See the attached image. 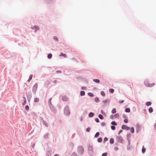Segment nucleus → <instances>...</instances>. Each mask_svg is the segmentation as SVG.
<instances>
[{"label":"nucleus","mask_w":156,"mask_h":156,"mask_svg":"<svg viewBox=\"0 0 156 156\" xmlns=\"http://www.w3.org/2000/svg\"><path fill=\"white\" fill-rule=\"evenodd\" d=\"M88 153L91 156H93L94 154V151L93 147L91 146H89L88 147Z\"/></svg>","instance_id":"nucleus-1"},{"label":"nucleus","mask_w":156,"mask_h":156,"mask_svg":"<svg viewBox=\"0 0 156 156\" xmlns=\"http://www.w3.org/2000/svg\"><path fill=\"white\" fill-rule=\"evenodd\" d=\"M78 152L80 155H82L83 152V149L82 147L80 146L78 147Z\"/></svg>","instance_id":"nucleus-2"},{"label":"nucleus","mask_w":156,"mask_h":156,"mask_svg":"<svg viewBox=\"0 0 156 156\" xmlns=\"http://www.w3.org/2000/svg\"><path fill=\"white\" fill-rule=\"evenodd\" d=\"M116 139L118 142L122 143L123 141V139L121 136H117L116 138Z\"/></svg>","instance_id":"nucleus-3"},{"label":"nucleus","mask_w":156,"mask_h":156,"mask_svg":"<svg viewBox=\"0 0 156 156\" xmlns=\"http://www.w3.org/2000/svg\"><path fill=\"white\" fill-rule=\"evenodd\" d=\"M37 85H34L33 87V90L34 92H35L37 88Z\"/></svg>","instance_id":"nucleus-4"},{"label":"nucleus","mask_w":156,"mask_h":156,"mask_svg":"<svg viewBox=\"0 0 156 156\" xmlns=\"http://www.w3.org/2000/svg\"><path fill=\"white\" fill-rule=\"evenodd\" d=\"M64 113L67 115H69L70 114V112L69 111L66 109H65V110Z\"/></svg>","instance_id":"nucleus-5"},{"label":"nucleus","mask_w":156,"mask_h":156,"mask_svg":"<svg viewBox=\"0 0 156 156\" xmlns=\"http://www.w3.org/2000/svg\"><path fill=\"white\" fill-rule=\"evenodd\" d=\"M145 84L146 86H147L148 87H152L153 86H154V83H152L151 84H147V83H145Z\"/></svg>","instance_id":"nucleus-6"},{"label":"nucleus","mask_w":156,"mask_h":156,"mask_svg":"<svg viewBox=\"0 0 156 156\" xmlns=\"http://www.w3.org/2000/svg\"><path fill=\"white\" fill-rule=\"evenodd\" d=\"M62 100L64 101H66L68 100V98L66 96H63L62 98Z\"/></svg>","instance_id":"nucleus-7"},{"label":"nucleus","mask_w":156,"mask_h":156,"mask_svg":"<svg viewBox=\"0 0 156 156\" xmlns=\"http://www.w3.org/2000/svg\"><path fill=\"white\" fill-rule=\"evenodd\" d=\"M59 55L60 56H63L65 58L66 57V55L65 54L63 53H61Z\"/></svg>","instance_id":"nucleus-8"},{"label":"nucleus","mask_w":156,"mask_h":156,"mask_svg":"<svg viewBox=\"0 0 156 156\" xmlns=\"http://www.w3.org/2000/svg\"><path fill=\"white\" fill-rule=\"evenodd\" d=\"M42 122L47 127H48V124L47 123H46L45 121L43 120Z\"/></svg>","instance_id":"nucleus-9"},{"label":"nucleus","mask_w":156,"mask_h":156,"mask_svg":"<svg viewBox=\"0 0 156 156\" xmlns=\"http://www.w3.org/2000/svg\"><path fill=\"white\" fill-rule=\"evenodd\" d=\"M94 115V114L92 112H90L89 114V116L90 117H92Z\"/></svg>","instance_id":"nucleus-10"},{"label":"nucleus","mask_w":156,"mask_h":156,"mask_svg":"<svg viewBox=\"0 0 156 156\" xmlns=\"http://www.w3.org/2000/svg\"><path fill=\"white\" fill-rule=\"evenodd\" d=\"M80 94L81 96H84L85 94V92L83 91H82L80 92Z\"/></svg>","instance_id":"nucleus-11"},{"label":"nucleus","mask_w":156,"mask_h":156,"mask_svg":"<svg viewBox=\"0 0 156 156\" xmlns=\"http://www.w3.org/2000/svg\"><path fill=\"white\" fill-rule=\"evenodd\" d=\"M94 100H95V101L96 102H99V101H100V100H99V98L98 97H96L95 98Z\"/></svg>","instance_id":"nucleus-12"},{"label":"nucleus","mask_w":156,"mask_h":156,"mask_svg":"<svg viewBox=\"0 0 156 156\" xmlns=\"http://www.w3.org/2000/svg\"><path fill=\"white\" fill-rule=\"evenodd\" d=\"M151 102L150 101L147 102L146 103V105L147 106H150V105H151Z\"/></svg>","instance_id":"nucleus-13"},{"label":"nucleus","mask_w":156,"mask_h":156,"mask_svg":"<svg viewBox=\"0 0 156 156\" xmlns=\"http://www.w3.org/2000/svg\"><path fill=\"white\" fill-rule=\"evenodd\" d=\"M110 143L111 144H112L114 143V140L113 138H111L110 139Z\"/></svg>","instance_id":"nucleus-14"},{"label":"nucleus","mask_w":156,"mask_h":156,"mask_svg":"<svg viewBox=\"0 0 156 156\" xmlns=\"http://www.w3.org/2000/svg\"><path fill=\"white\" fill-rule=\"evenodd\" d=\"M145 151H146V149L144 148V146H143V147H142V152L143 153H144L145 152Z\"/></svg>","instance_id":"nucleus-15"},{"label":"nucleus","mask_w":156,"mask_h":156,"mask_svg":"<svg viewBox=\"0 0 156 156\" xmlns=\"http://www.w3.org/2000/svg\"><path fill=\"white\" fill-rule=\"evenodd\" d=\"M127 126L126 125H123L122 126V129H126L127 128Z\"/></svg>","instance_id":"nucleus-16"},{"label":"nucleus","mask_w":156,"mask_h":156,"mask_svg":"<svg viewBox=\"0 0 156 156\" xmlns=\"http://www.w3.org/2000/svg\"><path fill=\"white\" fill-rule=\"evenodd\" d=\"M93 81L97 83H99L100 82V80H99L96 79H94Z\"/></svg>","instance_id":"nucleus-17"},{"label":"nucleus","mask_w":156,"mask_h":156,"mask_svg":"<svg viewBox=\"0 0 156 156\" xmlns=\"http://www.w3.org/2000/svg\"><path fill=\"white\" fill-rule=\"evenodd\" d=\"M116 112V109L115 108H113L112 110V112L113 114H114V113H115Z\"/></svg>","instance_id":"nucleus-18"},{"label":"nucleus","mask_w":156,"mask_h":156,"mask_svg":"<svg viewBox=\"0 0 156 156\" xmlns=\"http://www.w3.org/2000/svg\"><path fill=\"white\" fill-rule=\"evenodd\" d=\"M119 114L118 113H116L114 115V116L115 117V118H118L119 117Z\"/></svg>","instance_id":"nucleus-19"},{"label":"nucleus","mask_w":156,"mask_h":156,"mask_svg":"<svg viewBox=\"0 0 156 156\" xmlns=\"http://www.w3.org/2000/svg\"><path fill=\"white\" fill-rule=\"evenodd\" d=\"M149 111L151 113L153 111V109L152 107H150L149 109Z\"/></svg>","instance_id":"nucleus-20"},{"label":"nucleus","mask_w":156,"mask_h":156,"mask_svg":"<svg viewBox=\"0 0 156 156\" xmlns=\"http://www.w3.org/2000/svg\"><path fill=\"white\" fill-rule=\"evenodd\" d=\"M52 56V55L51 54H49L48 55V58L49 59H50L51 58Z\"/></svg>","instance_id":"nucleus-21"},{"label":"nucleus","mask_w":156,"mask_h":156,"mask_svg":"<svg viewBox=\"0 0 156 156\" xmlns=\"http://www.w3.org/2000/svg\"><path fill=\"white\" fill-rule=\"evenodd\" d=\"M125 111L127 112H130V109L129 108H127L126 109Z\"/></svg>","instance_id":"nucleus-22"},{"label":"nucleus","mask_w":156,"mask_h":156,"mask_svg":"<svg viewBox=\"0 0 156 156\" xmlns=\"http://www.w3.org/2000/svg\"><path fill=\"white\" fill-rule=\"evenodd\" d=\"M99 117L100 119H104V117L101 114H100L99 115Z\"/></svg>","instance_id":"nucleus-23"},{"label":"nucleus","mask_w":156,"mask_h":156,"mask_svg":"<svg viewBox=\"0 0 156 156\" xmlns=\"http://www.w3.org/2000/svg\"><path fill=\"white\" fill-rule=\"evenodd\" d=\"M33 77L32 75H30L29 76V78L28 80V81L29 82L32 79Z\"/></svg>","instance_id":"nucleus-24"},{"label":"nucleus","mask_w":156,"mask_h":156,"mask_svg":"<svg viewBox=\"0 0 156 156\" xmlns=\"http://www.w3.org/2000/svg\"><path fill=\"white\" fill-rule=\"evenodd\" d=\"M88 94L89 96L91 97H93L94 96V94L92 93L91 92L88 93Z\"/></svg>","instance_id":"nucleus-25"},{"label":"nucleus","mask_w":156,"mask_h":156,"mask_svg":"<svg viewBox=\"0 0 156 156\" xmlns=\"http://www.w3.org/2000/svg\"><path fill=\"white\" fill-rule=\"evenodd\" d=\"M98 141L99 142H101L102 141V138L101 137L99 138L98 139Z\"/></svg>","instance_id":"nucleus-26"},{"label":"nucleus","mask_w":156,"mask_h":156,"mask_svg":"<svg viewBox=\"0 0 156 156\" xmlns=\"http://www.w3.org/2000/svg\"><path fill=\"white\" fill-rule=\"evenodd\" d=\"M131 132L132 133H133L134 132V129L133 127L131 128L130 129Z\"/></svg>","instance_id":"nucleus-27"},{"label":"nucleus","mask_w":156,"mask_h":156,"mask_svg":"<svg viewBox=\"0 0 156 156\" xmlns=\"http://www.w3.org/2000/svg\"><path fill=\"white\" fill-rule=\"evenodd\" d=\"M99 132H98L96 133L94 136L95 137H98L99 136Z\"/></svg>","instance_id":"nucleus-28"},{"label":"nucleus","mask_w":156,"mask_h":156,"mask_svg":"<svg viewBox=\"0 0 156 156\" xmlns=\"http://www.w3.org/2000/svg\"><path fill=\"white\" fill-rule=\"evenodd\" d=\"M101 95L103 97L105 96V93H104V91H102L101 92Z\"/></svg>","instance_id":"nucleus-29"},{"label":"nucleus","mask_w":156,"mask_h":156,"mask_svg":"<svg viewBox=\"0 0 156 156\" xmlns=\"http://www.w3.org/2000/svg\"><path fill=\"white\" fill-rule=\"evenodd\" d=\"M109 92H110L111 93H112L114 92V90L113 89H109Z\"/></svg>","instance_id":"nucleus-30"},{"label":"nucleus","mask_w":156,"mask_h":156,"mask_svg":"<svg viewBox=\"0 0 156 156\" xmlns=\"http://www.w3.org/2000/svg\"><path fill=\"white\" fill-rule=\"evenodd\" d=\"M111 124L112 125H114V126H116L117 125V123L115 122V121H112Z\"/></svg>","instance_id":"nucleus-31"},{"label":"nucleus","mask_w":156,"mask_h":156,"mask_svg":"<svg viewBox=\"0 0 156 156\" xmlns=\"http://www.w3.org/2000/svg\"><path fill=\"white\" fill-rule=\"evenodd\" d=\"M111 129L113 130H114L115 129V127L113 126H111Z\"/></svg>","instance_id":"nucleus-32"},{"label":"nucleus","mask_w":156,"mask_h":156,"mask_svg":"<svg viewBox=\"0 0 156 156\" xmlns=\"http://www.w3.org/2000/svg\"><path fill=\"white\" fill-rule=\"evenodd\" d=\"M25 109L27 111L29 109V107L28 105H26L25 107Z\"/></svg>","instance_id":"nucleus-33"},{"label":"nucleus","mask_w":156,"mask_h":156,"mask_svg":"<svg viewBox=\"0 0 156 156\" xmlns=\"http://www.w3.org/2000/svg\"><path fill=\"white\" fill-rule=\"evenodd\" d=\"M53 38H54V39L55 40H56V41H58V38L56 36L54 37Z\"/></svg>","instance_id":"nucleus-34"},{"label":"nucleus","mask_w":156,"mask_h":156,"mask_svg":"<svg viewBox=\"0 0 156 156\" xmlns=\"http://www.w3.org/2000/svg\"><path fill=\"white\" fill-rule=\"evenodd\" d=\"M34 102H38L39 101L38 98H35L34 100Z\"/></svg>","instance_id":"nucleus-35"},{"label":"nucleus","mask_w":156,"mask_h":156,"mask_svg":"<svg viewBox=\"0 0 156 156\" xmlns=\"http://www.w3.org/2000/svg\"><path fill=\"white\" fill-rule=\"evenodd\" d=\"M26 100L25 99V100H24V101L22 103V105H25V104H26Z\"/></svg>","instance_id":"nucleus-36"},{"label":"nucleus","mask_w":156,"mask_h":156,"mask_svg":"<svg viewBox=\"0 0 156 156\" xmlns=\"http://www.w3.org/2000/svg\"><path fill=\"white\" fill-rule=\"evenodd\" d=\"M107 155V153L105 152L102 154V156H106Z\"/></svg>","instance_id":"nucleus-37"},{"label":"nucleus","mask_w":156,"mask_h":156,"mask_svg":"<svg viewBox=\"0 0 156 156\" xmlns=\"http://www.w3.org/2000/svg\"><path fill=\"white\" fill-rule=\"evenodd\" d=\"M110 118L111 119H113L114 118H115L113 115H111Z\"/></svg>","instance_id":"nucleus-38"},{"label":"nucleus","mask_w":156,"mask_h":156,"mask_svg":"<svg viewBox=\"0 0 156 156\" xmlns=\"http://www.w3.org/2000/svg\"><path fill=\"white\" fill-rule=\"evenodd\" d=\"M71 156H78V155L75 153H73Z\"/></svg>","instance_id":"nucleus-39"},{"label":"nucleus","mask_w":156,"mask_h":156,"mask_svg":"<svg viewBox=\"0 0 156 156\" xmlns=\"http://www.w3.org/2000/svg\"><path fill=\"white\" fill-rule=\"evenodd\" d=\"M124 122L126 123H127L128 122V121L127 119H125L124 120Z\"/></svg>","instance_id":"nucleus-40"},{"label":"nucleus","mask_w":156,"mask_h":156,"mask_svg":"<svg viewBox=\"0 0 156 156\" xmlns=\"http://www.w3.org/2000/svg\"><path fill=\"white\" fill-rule=\"evenodd\" d=\"M51 98H50L48 100V103L50 105H51Z\"/></svg>","instance_id":"nucleus-41"},{"label":"nucleus","mask_w":156,"mask_h":156,"mask_svg":"<svg viewBox=\"0 0 156 156\" xmlns=\"http://www.w3.org/2000/svg\"><path fill=\"white\" fill-rule=\"evenodd\" d=\"M95 121H96V122H99V119H98V118H96L95 119Z\"/></svg>","instance_id":"nucleus-42"},{"label":"nucleus","mask_w":156,"mask_h":156,"mask_svg":"<svg viewBox=\"0 0 156 156\" xmlns=\"http://www.w3.org/2000/svg\"><path fill=\"white\" fill-rule=\"evenodd\" d=\"M90 130V128H88L86 129V131L87 132H89Z\"/></svg>","instance_id":"nucleus-43"},{"label":"nucleus","mask_w":156,"mask_h":156,"mask_svg":"<svg viewBox=\"0 0 156 156\" xmlns=\"http://www.w3.org/2000/svg\"><path fill=\"white\" fill-rule=\"evenodd\" d=\"M108 140V139L107 138V137H105L104 139V142H106V141H107Z\"/></svg>","instance_id":"nucleus-44"},{"label":"nucleus","mask_w":156,"mask_h":156,"mask_svg":"<svg viewBox=\"0 0 156 156\" xmlns=\"http://www.w3.org/2000/svg\"><path fill=\"white\" fill-rule=\"evenodd\" d=\"M114 149L115 150V151H117L118 150V149H119V148L118 147H115L114 148Z\"/></svg>","instance_id":"nucleus-45"},{"label":"nucleus","mask_w":156,"mask_h":156,"mask_svg":"<svg viewBox=\"0 0 156 156\" xmlns=\"http://www.w3.org/2000/svg\"><path fill=\"white\" fill-rule=\"evenodd\" d=\"M56 72L57 73H61V72L60 71L57 70L56 71Z\"/></svg>","instance_id":"nucleus-46"},{"label":"nucleus","mask_w":156,"mask_h":156,"mask_svg":"<svg viewBox=\"0 0 156 156\" xmlns=\"http://www.w3.org/2000/svg\"><path fill=\"white\" fill-rule=\"evenodd\" d=\"M124 102V100H122V101H119V103H122Z\"/></svg>","instance_id":"nucleus-47"},{"label":"nucleus","mask_w":156,"mask_h":156,"mask_svg":"<svg viewBox=\"0 0 156 156\" xmlns=\"http://www.w3.org/2000/svg\"><path fill=\"white\" fill-rule=\"evenodd\" d=\"M122 130H120L119 131V134H120L122 132Z\"/></svg>","instance_id":"nucleus-48"},{"label":"nucleus","mask_w":156,"mask_h":156,"mask_svg":"<svg viewBox=\"0 0 156 156\" xmlns=\"http://www.w3.org/2000/svg\"><path fill=\"white\" fill-rule=\"evenodd\" d=\"M107 102V101L106 100H105L103 101V102H104L105 103Z\"/></svg>","instance_id":"nucleus-49"},{"label":"nucleus","mask_w":156,"mask_h":156,"mask_svg":"<svg viewBox=\"0 0 156 156\" xmlns=\"http://www.w3.org/2000/svg\"><path fill=\"white\" fill-rule=\"evenodd\" d=\"M54 156H59L58 154H55Z\"/></svg>","instance_id":"nucleus-50"},{"label":"nucleus","mask_w":156,"mask_h":156,"mask_svg":"<svg viewBox=\"0 0 156 156\" xmlns=\"http://www.w3.org/2000/svg\"><path fill=\"white\" fill-rule=\"evenodd\" d=\"M86 88L85 87H83L82 88V89L85 90V89Z\"/></svg>","instance_id":"nucleus-51"},{"label":"nucleus","mask_w":156,"mask_h":156,"mask_svg":"<svg viewBox=\"0 0 156 156\" xmlns=\"http://www.w3.org/2000/svg\"><path fill=\"white\" fill-rule=\"evenodd\" d=\"M154 128L155 129H156V123L154 124Z\"/></svg>","instance_id":"nucleus-52"},{"label":"nucleus","mask_w":156,"mask_h":156,"mask_svg":"<svg viewBox=\"0 0 156 156\" xmlns=\"http://www.w3.org/2000/svg\"><path fill=\"white\" fill-rule=\"evenodd\" d=\"M126 116H125V115H124V116H123V117L124 118H126Z\"/></svg>","instance_id":"nucleus-53"},{"label":"nucleus","mask_w":156,"mask_h":156,"mask_svg":"<svg viewBox=\"0 0 156 156\" xmlns=\"http://www.w3.org/2000/svg\"><path fill=\"white\" fill-rule=\"evenodd\" d=\"M101 113H102V112H103V110H102L101 111Z\"/></svg>","instance_id":"nucleus-54"},{"label":"nucleus","mask_w":156,"mask_h":156,"mask_svg":"<svg viewBox=\"0 0 156 156\" xmlns=\"http://www.w3.org/2000/svg\"><path fill=\"white\" fill-rule=\"evenodd\" d=\"M37 30V29H36V30H35V32H36V31Z\"/></svg>","instance_id":"nucleus-55"},{"label":"nucleus","mask_w":156,"mask_h":156,"mask_svg":"<svg viewBox=\"0 0 156 156\" xmlns=\"http://www.w3.org/2000/svg\"><path fill=\"white\" fill-rule=\"evenodd\" d=\"M138 127V126H137V129Z\"/></svg>","instance_id":"nucleus-56"}]
</instances>
